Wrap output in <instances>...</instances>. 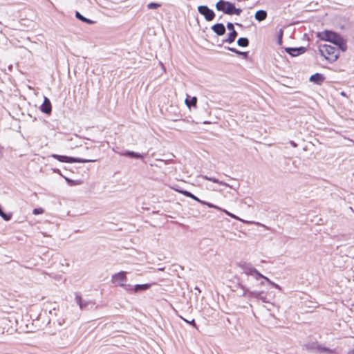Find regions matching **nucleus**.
I'll list each match as a JSON object with an SVG mask.
<instances>
[{
    "label": "nucleus",
    "mask_w": 354,
    "mask_h": 354,
    "mask_svg": "<svg viewBox=\"0 0 354 354\" xmlns=\"http://www.w3.org/2000/svg\"><path fill=\"white\" fill-rule=\"evenodd\" d=\"M317 37L322 41L330 42L338 47H342L344 44L342 37L338 34L331 30L318 32L317 33Z\"/></svg>",
    "instance_id": "f257e3e1"
},
{
    "label": "nucleus",
    "mask_w": 354,
    "mask_h": 354,
    "mask_svg": "<svg viewBox=\"0 0 354 354\" xmlns=\"http://www.w3.org/2000/svg\"><path fill=\"white\" fill-rule=\"evenodd\" d=\"M340 48L335 45L323 44L319 46V51L326 59L334 62L339 57V48Z\"/></svg>",
    "instance_id": "f03ea898"
},
{
    "label": "nucleus",
    "mask_w": 354,
    "mask_h": 354,
    "mask_svg": "<svg viewBox=\"0 0 354 354\" xmlns=\"http://www.w3.org/2000/svg\"><path fill=\"white\" fill-rule=\"evenodd\" d=\"M169 273L166 272L163 276H160L159 273L156 272V279H158V281H156V285H158L160 288H156L157 291H165V292H171L173 288L172 281L169 278Z\"/></svg>",
    "instance_id": "7ed1b4c3"
},
{
    "label": "nucleus",
    "mask_w": 354,
    "mask_h": 354,
    "mask_svg": "<svg viewBox=\"0 0 354 354\" xmlns=\"http://www.w3.org/2000/svg\"><path fill=\"white\" fill-rule=\"evenodd\" d=\"M216 8L218 10L222 11L227 15H239L241 13V10L236 8L234 6L228 1L221 0L216 4Z\"/></svg>",
    "instance_id": "20e7f679"
},
{
    "label": "nucleus",
    "mask_w": 354,
    "mask_h": 354,
    "mask_svg": "<svg viewBox=\"0 0 354 354\" xmlns=\"http://www.w3.org/2000/svg\"><path fill=\"white\" fill-rule=\"evenodd\" d=\"M127 279L126 272L121 271L113 274L112 276L111 281L113 283L115 284L116 286L123 287L127 291H131L132 286L125 283Z\"/></svg>",
    "instance_id": "39448f33"
},
{
    "label": "nucleus",
    "mask_w": 354,
    "mask_h": 354,
    "mask_svg": "<svg viewBox=\"0 0 354 354\" xmlns=\"http://www.w3.org/2000/svg\"><path fill=\"white\" fill-rule=\"evenodd\" d=\"M238 266L242 270L243 273L246 275L252 276L257 280H259V277H263V274L254 268L251 263L241 262Z\"/></svg>",
    "instance_id": "423d86ee"
},
{
    "label": "nucleus",
    "mask_w": 354,
    "mask_h": 354,
    "mask_svg": "<svg viewBox=\"0 0 354 354\" xmlns=\"http://www.w3.org/2000/svg\"><path fill=\"white\" fill-rule=\"evenodd\" d=\"M52 158L57 160L61 162L73 163V162H81L86 163L90 162H94L93 160L84 159L80 158H75L71 156H67L64 155H58L53 153L50 156Z\"/></svg>",
    "instance_id": "0eeeda50"
},
{
    "label": "nucleus",
    "mask_w": 354,
    "mask_h": 354,
    "mask_svg": "<svg viewBox=\"0 0 354 354\" xmlns=\"http://www.w3.org/2000/svg\"><path fill=\"white\" fill-rule=\"evenodd\" d=\"M174 164V160L171 159L165 160L156 158V167L161 169L165 174H169L176 169Z\"/></svg>",
    "instance_id": "6e6552de"
},
{
    "label": "nucleus",
    "mask_w": 354,
    "mask_h": 354,
    "mask_svg": "<svg viewBox=\"0 0 354 354\" xmlns=\"http://www.w3.org/2000/svg\"><path fill=\"white\" fill-rule=\"evenodd\" d=\"M198 10L207 21H212L215 16L214 12L205 6H198Z\"/></svg>",
    "instance_id": "1a4fd4ad"
},
{
    "label": "nucleus",
    "mask_w": 354,
    "mask_h": 354,
    "mask_svg": "<svg viewBox=\"0 0 354 354\" xmlns=\"http://www.w3.org/2000/svg\"><path fill=\"white\" fill-rule=\"evenodd\" d=\"M250 298H255L261 300L263 303H269L266 294L264 291L251 290V292H250Z\"/></svg>",
    "instance_id": "9d476101"
},
{
    "label": "nucleus",
    "mask_w": 354,
    "mask_h": 354,
    "mask_svg": "<svg viewBox=\"0 0 354 354\" xmlns=\"http://www.w3.org/2000/svg\"><path fill=\"white\" fill-rule=\"evenodd\" d=\"M75 301L78 306H80V309L85 310L87 308V306L88 305H91L93 306L94 305V303H93L91 301H84L82 298V297L78 294H75Z\"/></svg>",
    "instance_id": "9b49d317"
},
{
    "label": "nucleus",
    "mask_w": 354,
    "mask_h": 354,
    "mask_svg": "<svg viewBox=\"0 0 354 354\" xmlns=\"http://www.w3.org/2000/svg\"><path fill=\"white\" fill-rule=\"evenodd\" d=\"M324 76L320 73H315L311 75L309 78L310 82L318 85H321L324 82Z\"/></svg>",
    "instance_id": "f8f14e48"
},
{
    "label": "nucleus",
    "mask_w": 354,
    "mask_h": 354,
    "mask_svg": "<svg viewBox=\"0 0 354 354\" xmlns=\"http://www.w3.org/2000/svg\"><path fill=\"white\" fill-rule=\"evenodd\" d=\"M304 47L300 48H286V51L292 56H297L305 52Z\"/></svg>",
    "instance_id": "ddd939ff"
},
{
    "label": "nucleus",
    "mask_w": 354,
    "mask_h": 354,
    "mask_svg": "<svg viewBox=\"0 0 354 354\" xmlns=\"http://www.w3.org/2000/svg\"><path fill=\"white\" fill-rule=\"evenodd\" d=\"M41 111L47 114L51 112V103L46 97H44V102L41 106Z\"/></svg>",
    "instance_id": "4468645a"
},
{
    "label": "nucleus",
    "mask_w": 354,
    "mask_h": 354,
    "mask_svg": "<svg viewBox=\"0 0 354 354\" xmlns=\"http://www.w3.org/2000/svg\"><path fill=\"white\" fill-rule=\"evenodd\" d=\"M185 103L189 109H191V107L196 108L197 104V97L195 96L191 97L187 95V97L185 98Z\"/></svg>",
    "instance_id": "2eb2a0df"
},
{
    "label": "nucleus",
    "mask_w": 354,
    "mask_h": 354,
    "mask_svg": "<svg viewBox=\"0 0 354 354\" xmlns=\"http://www.w3.org/2000/svg\"><path fill=\"white\" fill-rule=\"evenodd\" d=\"M212 29L218 35H223L225 32V28L223 24H216L212 27Z\"/></svg>",
    "instance_id": "dca6fc26"
},
{
    "label": "nucleus",
    "mask_w": 354,
    "mask_h": 354,
    "mask_svg": "<svg viewBox=\"0 0 354 354\" xmlns=\"http://www.w3.org/2000/svg\"><path fill=\"white\" fill-rule=\"evenodd\" d=\"M202 178L203 179L212 181L213 183H217V184H219V185H224V186H226V187H230L232 189H236V188L234 187L232 185H230L229 184H227V183H225L223 181H220L218 179H217L216 178L208 177L207 176H202Z\"/></svg>",
    "instance_id": "f3484780"
},
{
    "label": "nucleus",
    "mask_w": 354,
    "mask_h": 354,
    "mask_svg": "<svg viewBox=\"0 0 354 354\" xmlns=\"http://www.w3.org/2000/svg\"><path fill=\"white\" fill-rule=\"evenodd\" d=\"M122 156H127L133 159H140L142 158V155L132 151L126 150L122 153Z\"/></svg>",
    "instance_id": "a211bd4d"
},
{
    "label": "nucleus",
    "mask_w": 354,
    "mask_h": 354,
    "mask_svg": "<svg viewBox=\"0 0 354 354\" xmlns=\"http://www.w3.org/2000/svg\"><path fill=\"white\" fill-rule=\"evenodd\" d=\"M150 286L151 284L149 283L136 284L134 286L133 288H132V290H133L135 292H138L147 290Z\"/></svg>",
    "instance_id": "6ab92c4d"
},
{
    "label": "nucleus",
    "mask_w": 354,
    "mask_h": 354,
    "mask_svg": "<svg viewBox=\"0 0 354 354\" xmlns=\"http://www.w3.org/2000/svg\"><path fill=\"white\" fill-rule=\"evenodd\" d=\"M238 287H239L241 289L239 295V296L248 297L250 298V292H251V290H250L249 288L245 287L244 286L240 283L238 284Z\"/></svg>",
    "instance_id": "aec40b11"
},
{
    "label": "nucleus",
    "mask_w": 354,
    "mask_h": 354,
    "mask_svg": "<svg viewBox=\"0 0 354 354\" xmlns=\"http://www.w3.org/2000/svg\"><path fill=\"white\" fill-rule=\"evenodd\" d=\"M267 17V13L264 10H258L255 13V19L259 21L264 20Z\"/></svg>",
    "instance_id": "412c9836"
},
{
    "label": "nucleus",
    "mask_w": 354,
    "mask_h": 354,
    "mask_svg": "<svg viewBox=\"0 0 354 354\" xmlns=\"http://www.w3.org/2000/svg\"><path fill=\"white\" fill-rule=\"evenodd\" d=\"M236 35H237V32H236V30H232V31H231L229 33L228 37L225 40V41L227 42L229 44L232 43L235 40Z\"/></svg>",
    "instance_id": "4be33fe9"
},
{
    "label": "nucleus",
    "mask_w": 354,
    "mask_h": 354,
    "mask_svg": "<svg viewBox=\"0 0 354 354\" xmlns=\"http://www.w3.org/2000/svg\"><path fill=\"white\" fill-rule=\"evenodd\" d=\"M75 17L78 19H80V20H81V21H84V22H85L86 24H93L95 23L93 21H92V20H91L89 19H87V18L84 17V16H82L79 12H76Z\"/></svg>",
    "instance_id": "5701e85b"
},
{
    "label": "nucleus",
    "mask_w": 354,
    "mask_h": 354,
    "mask_svg": "<svg viewBox=\"0 0 354 354\" xmlns=\"http://www.w3.org/2000/svg\"><path fill=\"white\" fill-rule=\"evenodd\" d=\"M317 350L319 352H326L328 354H333V351L328 348H326L325 346H323L320 344H318V346L317 347Z\"/></svg>",
    "instance_id": "b1692460"
},
{
    "label": "nucleus",
    "mask_w": 354,
    "mask_h": 354,
    "mask_svg": "<svg viewBox=\"0 0 354 354\" xmlns=\"http://www.w3.org/2000/svg\"><path fill=\"white\" fill-rule=\"evenodd\" d=\"M248 39L245 37L239 38L237 41V44L239 46L241 47H246L248 46Z\"/></svg>",
    "instance_id": "393cba45"
},
{
    "label": "nucleus",
    "mask_w": 354,
    "mask_h": 354,
    "mask_svg": "<svg viewBox=\"0 0 354 354\" xmlns=\"http://www.w3.org/2000/svg\"><path fill=\"white\" fill-rule=\"evenodd\" d=\"M317 346H318L317 342H312V343H309V344H307L305 345V347H306V350H308V351L317 350Z\"/></svg>",
    "instance_id": "a878e982"
},
{
    "label": "nucleus",
    "mask_w": 354,
    "mask_h": 354,
    "mask_svg": "<svg viewBox=\"0 0 354 354\" xmlns=\"http://www.w3.org/2000/svg\"><path fill=\"white\" fill-rule=\"evenodd\" d=\"M64 178L65 180L66 181L67 184L70 186L77 185L80 183L79 180H75L71 179V178L65 177V176H64Z\"/></svg>",
    "instance_id": "bb28decb"
},
{
    "label": "nucleus",
    "mask_w": 354,
    "mask_h": 354,
    "mask_svg": "<svg viewBox=\"0 0 354 354\" xmlns=\"http://www.w3.org/2000/svg\"><path fill=\"white\" fill-rule=\"evenodd\" d=\"M176 191L179 192L180 193L183 194L184 196L191 198L192 197V193L187 191V190H178L176 189Z\"/></svg>",
    "instance_id": "cd10ccee"
},
{
    "label": "nucleus",
    "mask_w": 354,
    "mask_h": 354,
    "mask_svg": "<svg viewBox=\"0 0 354 354\" xmlns=\"http://www.w3.org/2000/svg\"><path fill=\"white\" fill-rule=\"evenodd\" d=\"M44 213V209L41 207L35 208L32 210V214L35 215H39Z\"/></svg>",
    "instance_id": "c85d7f7f"
},
{
    "label": "nucleus",
    "mask_w": 354,
    "mask_h": 354,
    "mask_svg": "<svg viewBox=\"0 0 354 354\" xmlns=\"http://www.w3.org/2000/svg\"><path fill=\"white\" fill-rule=\"evenodd\" d=\"M203 205H207V207H210V208H214V209H219L221 210V209L220 207H218V206L212 204V203H208V202H206V201H204V203H202Z\"/></svg>",
    "instance_id": "c756f323"
},
{
    "label": "nucleus",
    "mask_w": 354,
    "mask_h": 354,
    "mask_svg": "<svg viewBox=\"0 0 354 354\" xmlns=\"http://www.w3.org/2000/svg\"><path fill=\"white\" fill-rule=\"evenodd\" d=\"M223 212L228 216H230V217L233 218H235L236 220H239V221H243V220H241V218H239L238 216H236V215L227 212V210H223Z\"/></svg>",
    "instance_id": "7c9ffc66"
},
{
    "label": "nucleus",
    "mask_w": 354,
    "mask_h": 354,
    "mask_svg": "<svg viewBox=\"0 0 354 354\" xmlns=\"http://www.w3.org/2000/svg\"><path fill=\"white\" fill-rule=\"evenodd\" d=\"M182 319H183L185 322H187V323H188V324H189L192 325L194 328H197V326H196V323H195V320H194V319H192L191 321H189V320H187V319H184V318H182Z\"/></svg>",
    "instance_id": "2f4dec72"
},
{
    "label": "nucleus",
    "mask_w": 354,
    "mask_h": 354,
    "mask_svg": "<svg viewBox=\"0 0 354 354\" xmlns=\"http://www.w3.org/2000/svg\"><path fill=\"white\" fill-rule=\"evenodd\" d=\"M191 198L194 199V201H196L200 203H204V201L199 199L197 196H196L193 194H192V197H191Z\"/></svg>",
    "instance_id": "473e14b6"
},
{
    "label": "nucleus",
    "mask_w": 354,
    "mask_h": 354,
    "mask_svg": "<svg viewBox=\"0 0 354 354\" xmlns=\"http://www.w3.org/2000/svg\"><path fill=\"white\" fill-rule=\"evenodd\" d=\"M159 266H160L159 264L158 266L156 265V270H158V272H157L158 273L159 272L164 271L165 270V268H166L165 266V267H162V266L159 267Z\"/></svg>",
    "instance_id": "72a5a7b5"
},
{
    "label": "nucleus",
    "mask_w": 354,
    "mask_h": 354,
    "mask_svg": "<svg viewBox=\"0 0 354 354\" xmlns=\"http://www.w3.org/2000/svg\"><path fill=\"white\" fill-rule=\"evenodd\" d=\"M259 279H264L265 281H266L269 284L271 285V283H272L273 281H272L270 279H268L267 277L263 275V277H259Z\"/></svg>",
    "instance_id": "f704fd0d"
},
{
    "label": "nucleus",
    "mask_w": 354,
    "mask_h": 354,
    "mask_svg": "<svg viewBox=\"0 0 354 354\" xmlns=\"http://www.w3.org/2000/svg\"><path fill=\"white\" fill-rule=\"evenodd\" d=\"M227 28L230 31H232V30H234V25L232 23H228L227 24Z\"/></svg>",
    "instance_id": "c9c22d12"
},
{
    "label": "nucleus",
    "mask_w": 354,
    "mask_h": 354,
    "mask_svg": "<svg viewBox=\"0 0 354 354\" xmlns=\"http://www.w3.org/2000/svg\"><path fill=\"white\" fill-rule=\"evenodd\" d=\"M271 286H273L274 288L281 290V288L280 286H279L278 284L275 283L274 282H272L271 283Z\"/></svg>",
    "instance_id": "e433bc0d"
},
{
    "label": "nucleus",
    "mask_w": 354,
    "mask_h": 354,
    "mask_svg": "<svg viewBox=\"0 0 354 354\" xmlns=\"http://www.w3.org/2000/svg\"><path fill=\"white\" fill-rule=\"evenodd\" d=\"M148 8L149 9L155 8V3H150L149 4H148Z\"/></svg>",
    "instance_id": "4c0bfd02"
},
{
    "label": "nucleus",
    "mask_w": 354,
    "mask_h": 354,
    "mask_svg": "<svg viewBox=\"0 0 354 354\" xmlns=\"http://www.w3.org/2000/svg\"><path fill=\"white\" fill-rule=\"evenodd\" d=\"M228 49L232 51V52H234L235 53H239V50L235 49V48H228Z\"/></svg>",
    "instance_id": "58836bf2"
},
{
    "label": "nucleus",
    "mask_w": 354,
    "mask_h": 354,
    "mask_svg": "<svg viewBox=\"0 0 354 354\" xmlns=\"http://www.w3.org/2000/svg\"><path fill=\"white\" fill-rule=\"evenodd\" d=\"M238 54H239V55H244V56H247L248 53H246V52H241V51H239V53Z\"/></svg>",
    "instance_id": "ea45409f"
},
{
    "label": "nucleus",
    "mask_w": 354,
    "mask_h": 354,
    "mask_svg": "<svg viewBox=\"0 0 354 354\" xmlns=\"http://www.w3.org/2000/svg\"><path fill=\"white\" fill-rule=\"evenodd\" d=\"M290 143L294 147H296L297 146V144L293 141H291Z\"/></svg>",
    "instance_id": "a19ab883"
},
{
    "label": "nucleus",
    "mask_w": 354,
    "mask_h": 354,
    "mask_svg": "<svg viewBox=\"0 0 354 354\" xmlns=\"http://www.w3.org/2000/svg\"><path fill=\"white\" fill-rule=\"evenodd\" d=\"M159 65L161 67L162 71L164 72L165 71V68H164L163 64L162 63H160Z\"/></svg>",
    "instance_id": "79ce46f5"
},
{
    "label": "nucleus",
    "mask_w": 354,
    "mask_h": 354,
    "mask_svg": "<svg viewBox=\"0 0 354 354\" xmlns=\"http://www.w3.org/2000/svg\"><path fill=\"white\" fill-rule=\"evenodd\" d=\"M54 171H55V172H57V174H60V175H62V174H61V172H60V171H59V169H54Z\"/></svg>",
    "instance_id": "37998d69"
},
{
    "label": "nucleus",
    "mask_w": 354,
    "mask_h": 354,
    "mask_svg": "<svg viewBox=\"0 0 354 354\" xmlns=\"http://www.w3.org/2000/svg\"><path fill=\"white\" fill-rule=\"evenodd\" d=\"M340 95H341L342 96H343V97H346V95L345 92H344V91L341 92V93H340Z\"/></svg>",
    "instance_id": "c03bdc74"
},
{
    "label": "nucleus",
    "mask_w": 354,
    "mask_h": 354,
    "mask_svg": "<svg viewBox=\"0 0 354 354\" xmlns=\"http://www.w3.org/2000/svg\"><path fill=\"white\" fill-rule=\"evenodd\" d=\"M2 147L0 146V159L2 157Z\"/></svg>",
    "instance_id": "a18cd8bd"
},
{
    "label": "nucleus",
    "mask_w": 354,
    "mask_h": 354,
    "mask_svg": "<svg viewBox=\"0 0 354 354\" xmlns=\"http://www.w3.org/2000/svg\"><path fill=\"white\" fill-rule=\"evenodd\" d=\"M348 354H354V348L348 352Z\"/></svg>",
    "instance_id": "49530a36"
},
{
    "label": "nucleus",
    "mask_w": 354,
    "mask_h": 354,
    "mask_svg": "<svg viewBox=\"0 0 354 354\" xmlns=\"http://www.w3.org/2000/svg\"><path fill=\"white\" fill-rule=\"evenodd\" d=\"M195 289L198 292V293L201 292V290L198 287H196Z\"/></svg>",
    "instance_id": "de8ad7c7"
},
{
    "label": "nucleus",
    "mask_w": 354,
    "mask_h": 354,
    "mask_svg": "<svg viewBox=\"0 0 354 354\" xmlns=\"http://www.w3.org/2000/svg\"><path fill=\"white\" fill-rule=\"evenodd\" d=\"M74 135H75V137L76 139H80L77 133H75Z\"/></svg>",
    "instance_id": "09e8293b"
},
{
    "label": "nucleus",
    "mask_w": 354,
    "mask_h": 354,
    "mask_svg": "<svg viewBox=\"0 0 354 354\" xmlns=\"http://www.w3.org/2000/svg\"><path fill=\"white\" fill-rule=\"evenodd\" d=\"M81 145H82V144H76V145H75V147H77L81 146Z\"/></svg>",
    "instance_id": "8fccbe9b"
},
{
    "label": "nucleus",
    "mask_w": 354,
    "mask_h": 354,
    "mask_svg": "<svg viewBox=\"0 0 354 354\" xmlns=\"http://www.w3.org/2000/svg\"><path fill=\"white\" fill-rule=\"evenodd\" d=\"M260 284H261V286L264 285V281H261L260 282Z\"/></svg>",
    "instance_id": "3c124183"
}]
</instances>
